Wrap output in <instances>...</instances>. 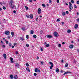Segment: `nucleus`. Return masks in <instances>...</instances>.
Returning <instances> with one entry per match:
<instances>
[{"label": "nucleus", "mask_w": 79, "mask_h": 79, "mask_svg": "<svg viewBox=\"0 0 79 79\" xmlns=\"http://www.w3.org/2000/svg\"><path fill=\"white\" fill-rule=\"evenodd\" d=\"M40 64H44V62H43V61H40Z\"/></svg>", "instance_id": "30"}, {"label": "nucleus", "mask_w": 79, "mask_h": 79, "mask_svg": "<svg viewBox=\"0 0 79 79\" xmlns=\"http://www.w3.org/2000/svg\"><path fill=\"white\" fill-rule=\"evenodd\" d=\"M25 7L26 9V10H27L29 9V7H28L27 6H25Z\"/></svg>", "instance_id": "27"}, {"label": "nucleus", "mask_w": 79, "mask_h": 79, "mask_svg": "<svg viewBox=\"0 0 79 79\" xmlns=\"http://www.w3.org/2000/svg\"><path fill=\"white\" fill-rule=\"evenodd\" d=\"M20 40L22 41H24V38L23 37H20Z\"/></svg>", "instance_id": "11"}, {"label": "nucleus", "mask_w": 79, "mask_h": 79, "mask_svg": "<svg viewBox=\"0 0 79 79\" xmlns=\"http://www.w3.org/2000/svg\"><path fill=\"white\" fill-rule=\"evenodd\" d=\"M3 9H4V10H6V7H5L4 6H3Z\"/></svg>", "instance_id": "41"}, {"label": "nucleus", "mask_w": 79, "mask_h": 79, "mask_svg": "<svg viewBox=\"0 0 79 79\" xmlns=\"http://www.w3.org/2000/svg\"><path fill=\"white\" fill-rule=\"evenodd\" d=\"M74 8H77V6H76V5H74Z\"/></svg>", "instance_id": "34"}, {"label": "nucleus", "mask_w": 79, "mask_h": 79, "mask_svg": "<svg viewBox=\"0 0 79 79\" xmlns=\"http://www.w3.org/2000/svg\"><path fill=\"white\" fill-rule=\"evenodd\" d=\"M32 2V0H29L30 2H31V3Z\"/></svg>", "instance_id": "58"}, {"label": "nucleus", "mask_w": 79, "mask_h": 79, "mask_svg": "<svg viewBox=\"0 0 79 79\" xmlns=\"http://www.w3.org/2000/svg\"><path fill=\"white\" fill-rule=\"evenodd\" d=\"M15 66H16V67H18V66H19V64L17 63H16L15 64Z\"/></svg>", "instance_id": "24"}, {"label": "nucleus", "mask_w": 79, "mask_h": 79, "mask_svg": "<svg viewBox=\"0 0 79 79\" xmlns=\"http://www.w3.org/2000/svg\"><path fill=\"white\" fill-rule=\"evenodd\" d=\"M18 52H16V54L18 55Z\"/></svg>", "instance_id": "53"}, {"label": "nucleus", "mask_w": 79, "mask_h": 79, "mask_svg": "<svg viewBox=\"0 0 79 79\" xmlns=\"http://www.w3.org/2000/svg\"><path fill=\"white\" fill-rule=\"evenodd\" d=\"M42 33H43V31L42 30H41L40 32V34H42Z\"/></svg>", "instance_id": "39"}, {"label": "nucleus", "mask_w": 79, "mask_h": 79, "mask_svg": "<svg viewBox=\"0 0 79 79\" xmlns=\"http://www.w3.org/2000/svg\"><path fill=\"white\" fill-rule=\"evenodd\" d=\"M77 15H79V12H77Z\"/></svg>", "instance_id": "57"}, {"label": "nucleus", "mask_w": 79, "mask_h": 79, "mask_svg": "<svg viewBox=\"0 0 79 79\" xmlns=\"http://www.w3.org/2000/svg\"><path fill=\"white\" fill-rule=\"evenodd\" d=\"M33 15L32 14H31L30 15V17L31 19H32V18H33Z\"/></svg>", "instance_id": "13"}, {"label": "nucleus", "mask_w": 79, "mask_h": 79, "mask_svg": "<svg viewBox=\"0 0 79 79\" xmlns=\"http://www.w3.org/2000/svg\"><path fill=\"white\" fill-rule=\"evenodd\" d=\"M3 56L4 57V58L5 59H6V54H3Z\"/></svg>", "instance_id": "8"}, {"label": "nucleus", "mask_w": 79, "mask_h": 79, "mask_svg": "<svg viewBox=\"0 0 79 79\" xmlns=\"http://www.w3.org/2000/svg\"><path fill=\"white\" fill-rule=\"evenodd\" d=\"M59 2H60V1H59V0H57V3H59Z\"/></svg>", "instance_id": "52"}, {"label": "nucleus", "mask_w": 79, "mask_h": 79, "mask_svg": "<svg viewBox=\"0 0 79 79\" xmlns=\"http://www.w3.org/2000/svg\"><path fill=\"white\" fill-rule=\"evenodd\" d=\"M40 50L41 52H43L44 51V50H43V49H42V48H40Z\"/></svg>", "instance_id": "36"}, {"label": "nucleus", "mask_w": 79, "mask_h": 79, "mask_svg": "<svg viewBox=\"0 0 79 79\" xmlns=\"http://www.w3.org/2000/svg\"><path fill=\"white\" fill-rule=\"evenodd\" d=\"M49 3H52V1H51V0H49Z\"/></svg>", "instance_id": "45"}, {"label": "nucleus", "mask_w": 79, "mask_h": 79, "mask_svg": "<svg viewBox=\"0 0 79 79\" xmlns=\"http://www.w3.org/2000/svg\"><path fill=\"white\" fill-rule=\"evenodd\" d=\"M71 2L72 3H74V1L73 0H72L71 1Z\"/></svg>", "instance_id": "32"}, {"label": "nucleus", "mask_w": 79, "mask_h": 79, "mask_svg": "<svg viewBox=\"0 0 79 79\" xmlns=\"http://www.w3.org/2000/svg\"><path fill=\"white\" fill-rule=\"evenodd\" d=\"M26 66H29V64L26 63Z\"/></svg>", "instance_id": "42"}, {"label": "nucleus", "mask_w": 79, "mask_h": 79, "mask_svg": "<svg viewBox=\"0 0 79 79\" xmlns=\"http://www.w3.org/2000/svg\"><path fill=\"white\" fill-rule=\"evenodd\" d=\"M10 60L11 63H13V59L11 57Z\"/></svg>", "instance_id": "12"}, {"label": "nucleus", "mask_w": 79, "mask_h": 79, "mask_svg": "<svg viewBox=\"0 0 79 79\" xmlns=\"http://www.w3.org/2000/svg\"><path fill=\"white\" fill-rule=\"evenodd\" d=\"M68 63H66L65 64V68H67V67H68Z\"/></svg>", "instance_id": "26"}, {"label": "nucleus", "mask_w": 79, "mask_h": 79, "mask_svg": "<svg viewBox=\"0 0 79 79\" xmlns=\"http://www.w3.org/2000/svg\"><path fill=\"white\" fill-rule=\"evenodd\" d=\"M26 47H29V45L28 44H26Z\"/></svg>", "instance_id": "38"}, {"label": "nucleus", "mask_w": 79, "mask_h": 79, "mask_svg": "<svg viewBox=\"0 0 79 79\" xmlns=\"http://www.w3.org/2000/svg\"><path fill=\"white\" fill-rule=\"evenodd\" d=\"M31 34H34V31L33 30H31Z\"/></svg>", "instance_id": "23"}, {"label": "nucleus", "mask_w": 79, "mask_h": 79, "mask_svg": "<svg viewBox=\"0 0 79 79\" xmlns=\"http://www.w3.org/2000/svg\"><path fill=\"white\" fill-rule=\"evenodd\" d=\"M60 21V20L59 19H57V21H58V22Z\"/></svg>", "instance_id": "49"}, {"label": "nucleus", "mask_w": 79, "mask_h": 79, "mask_svg": "<svg viewBox=\"0 0 79 79\" xmlns=\"http://www.w3.org/2000/svg\"><path fill=\"white\" fill-rule=\"evenodd\" d=\"M26 70L28 71V72H30V70H29V67L27 68Z\"/></svg>", "instance_id": "20"}, {"label": "nucleus", "mask_w": 79, "mask_h": 79, "mask_svg": "<svg viewBox=\"0 0 79 79\" xmlns=\"http://www.w3.org/2000/svg\"><path fill=\"white\" fill-rule=\"evenodd\" d=\"M49 64H51V66H53V63L50 62L49 63Z\"/></svg>", "instance_id": "17"}, {"label": "nucleus", "mask_w": 79, "mask_h": 79, "mask_svg": "<svg viewBox=\"0 0 79 79\" xmlns=\"http://www.w3.org/2000/svg\"><path fill=\"white\" fill-rule=\"evenodd\" d=\"M69 8L70 9V10H73V5H72V4H71V2H69Z\"/></svg>", "instance_id": "2"}, {"label": "nucleus", "mask_w": 79, "mask_h": 79, "mask_svg": "<svg viewBox=\"0 0 79 79\" xmlns=\"http://www.w3.org/2000/svg\"><path fill=\"white\" fill-rule=\"evenodd\" d=\"M14 78L15 79H18V76H17V75H15Z\"/></svg>", "instance_id": "14"}, {"label": "nucleus", "mask_w": 79, "mask_h": 79, "mask_svg": "<svg viewBox=\"0 0 79 79\" xmlns=\"http://www.w3.org/2000/svg\"><path fill=\"white\" fill-rule=\"evenodd\" d=\"M54 35L55 36V37H58V36H59L58 34V33L56 32H55L54 33Z\"/></svg>", "instance_id": "3"}, {"label": "nucleus", "mask_w": 79, "mask_h": 79, "mask_svg": "<svg viewBox=\"0 0 79 79\" xmlns=\"http://www.w3.org/2000/svg\"><path fill=\"white\" fill-rule=\"evenodd\" d=\"M77 3L78 5H79V1H77Z\"/></svg>", "instance_id": "44"}, {"label": "nucleus", "mask_w": 79, "mask_h": 79, "mask_svg": "<svg viewBox=\"0 0 79 79\" xmlns=\"http://www.w3.org/2000/svg\"><path fill=\"white\" fill-rule=\"evenodd\" d=\"M19 60H21V58L19 57Z\"/></svg>", "instance_id": "63"}, {"label": "nucleus", "mask_w": 79, "mask_h": 79, "mask_svg": "<svg viewBox=\"0 0 79 79\" xmlns=\"http://www.w3.org/2000/svg\"><path fill=\"white\" fill-rule=\"evenodd\" d=\"M34 75L35 76H37V73H34Z\"/></svg>", "instance_id": "37"}, {"label": "nucleus", "mask_w": 79, "mask_h": 79, "mask_svg": "<svg viewBox=\"0 0 79 79\" xmlns=\"http://www.w3.org/2000/svg\"><path fill=\"white\" fill-rule=\"evenodd\" d=\"M67 32H68V33H70L71 32V30H68L67 31Z\"/></svg>", "instance_id": "21"}, {"label": "nucleus", "mask_w": 79, "mask_h": 79, "mask_svg": "<svg viewBox=\"0 0 79 79\" xmlns=\"http://www.w3.org/2000/svg\"><path fill=\"white\" fill-rule=\"evenodd\" d=\"M61 63H63V60H61Z\"/></svg>", "instance_id": "61"}, {"label": "nucleus", "mask_w": 79, "mask_h": 79, "mask_svg": "<svg viewBox=\"0 0 79 79\" xmlns=\"http://www.w3.org/2000/svg\"><path fill=\"white\" fill-rule=\"evenodd\" d=\"M3 40H5V41H6V40H5V38H3Z\"/></svg>", "instance_id": "62"}, {"label": "nucleus", "mask_w": 79, "mask_h": 79, "mask_svg": "<svg viewBox=\"0 0 79 79\" xmlns=\"http://www.w3.org/2000/svg\"><path fill=\"white\" fill-rule=\"evenodd\" d=\"M16 44H17L16 43H14V46H15V45H16Z\"/></svg>", "instance_id": "48"}, {"label": "nucleus", "mask_w": 79, "mask_h": 79, "mask_svg": "<svg viewBox=\"0 0 79 79\" xmlns=\"http://www.w3.org/2000/svg\"><path fill=\"white\" fill-rule=\"evenodd\" d=\"M2 47H3V48H5V45H2Z\"/></svg>", "instance_id": "51"}, {"label": "nucleus", "mask_w": 79, "mask_h": 79, "mask_svg": "<svg viewBox=\"0 0 79 79\" xmlns=\"http://www.w3.org/2000/svg\"><path fill=\"white\" fill-rule=\"evenodd\" d=\"M58 46H59V47H61V44H59V45H58Z\"/></svg>", "instance_id": "46"}, {"label": "nucleus", "mask_w": 79, "mask_h": 79, "mask_svg": "<svg viewBox=\"0 0 79 79\" xmlns=\"http://www.w3.org/2000/svg\"><path fill=\"white\" fill-rule=\"evenodd\" d=\"M56 73H59V69H58V68H57L56 69Z\"/></svg>", "instance_id": "10"}, {"label": "nucleus", "mask_w": 79, "mask_h": 79, "mask_svg": "<svg viewBox=\"0 0 79 79\" xmlns=\"http://www.w3.org/2000/svg\"><path fill=\"white\" fill-rule=\"evenodd\" d=\"M68 73H71V72H66L64 73L63 75H65V74H68Z\"/></svg>", "instance_id": "7"}, {"label": "nucleus", "mask_w": 79, "mask_h": 79, "mask_svg": "<svg viewBox=\"0 0 79 79\" xmlns=\"http://www.w3.org/2000/svg\"><path fill=\"white\" fill-rule=\"evenodd\" d=\"M16 12V11H15V10L13 11V13H15Z\"/></svg>", "instance_id": "50"}, {"label": "nucleus", "mask_w": 79, "mask_h": 79, "mask_svg": "<svg viewBox=\"0 0 79 79\" xmlns=\"http://www.w3.org/2000/svg\"><path fill=\"white\" fill-rule=\"evenodd\" d=\"M42 11V10L40 8H39L38 9V14H40L41 13V11Z\"/></svg>", "instance_id": "5"}, {"label": "nucleus", "mask_w": 79, "mask_h": 79, "mask_svg": "<svg viewBox=\"0 0 79 79\" xmlns=\"http://www.w3.org/2000/svg\"><path fill=\"white\" fill-rule=\"evenodd\" d=\"M26 17H27V18H30V15H27L26 16Z\"/></svg>", "instance_id": "25"}, {"label": "nucleus", "mask_w": 79, "mask_h": 79, "mask_svg": "<svg viewBox=\"0 0 79 79\" xmlns=\"http://www.w3.org/2000/svg\"><path fill=\"white\" fill-rule=\"evenodd\" d=\"M77 27H78V25H77V24H76L74 26V28H75V29H77Z\"/></svg>", "instance_id": "9"}, {"label": "nucleus", "mask_w": 79, "mask_h": 79, "mask_svg": "<svg viewBox=\"0 0 79 79\" xmlns=\"http://www.w3.org/2000/svg\"><path fill=\"white\" fill-rule=\"evenodd\" d=\"M52 35H48L47 36V37H48V38H52Z\"/></svg>", "instance_id": "15"}, {"label": "nucleus", "mask_w": 79, "mask_h": 79, "mask_svg": "<svg viewBox=\"0 0 79 79\" xmlns=\"http://www.w3.org/2000/svg\"><path fill=\"white\" fill-rule=\"evenodd\" d=\"M35 71L36 72V73H37V72H39V73H40V70L38 69H35Z\"/></svg>", "instance_id": "4"}, {"label": "nucleus", "mask_w": 79, "mask_h": 79, "mask_svg": "<svg viewBox=\"0 0 79 79\" xmlns=\"http://www.w3.org/2000/svg\"><path fill=\"white\" fill-rule=\"evenodd\" d=\"M26 37L27 39H29V35H27Z\"/></svg>", "instance_id": "35"}, {"label": "nucleus", "mask_w": 79, "mask_h": 79, "mask_svg": "<svg viewBox=\"0 0 79 79\" xmlns=\"http://www.w3.org/2000/svg\"><path fill=\"white\" fill-rule=\"evenodd\" d=\"M77 21H79V19H77Z\"/></svg>", "instance_id": "60"}, {"label": "nucleus", "mask_w": 79, "mask_h": 79, "mask_svg": "<svg viewBox=\"0 0 79 79\" xmlns=\"http://www.w3.org/2000/svg\"><path fill=\"white\" fill-rule=\"evenodd\" d=\"M22 30H23V31H25V30H26V29L24 28H22Z\"/></svg>", "instance_id": "40"}, {"label": "nucleus", "mask_w": 79, "mask_h": 79, "mask_svg": "<svg viewBox=\"0 0 79 79\" xmlns=\"http://www.w3.org/2000/svg\"><path fill=\"white\" fill-rule=\"evenodd\" d=\"M45 46L46 47H50V44H46Z\"/></svg>", "instance_id": "19"}, {"label": "nucleus", "mask_w": 79, "mask_h": 79, "mask_svg": "<svg viewBox=\"0 0 79 79\" xmlns=\"http://www.w3.org/2000/svg\"><path fill=\"white\" fill-rule=\"evenodd\" d=\"M53 66H51L50 67V69H52V68H53Z\"/></svg>", "instance_id": "33"}, {"label": "nucleus", "mask_w": 79, "mask_h": 79, "mask_svg": "<svg viewBox=\"0 0 79 79\" xmlns=\"http://www.w3.org/2000/svg\"><path fill=\"white\" fill-rule=\"evenodd\" d=\"M66 14H69V12H68V11H66Z\"/></svg>", "instance_id": "47"}, {"label": "nucleus", "mask_w": 79, "mask_h": 79, "mask_svg": "<svg viewBox=\"0 0 79 79\" xmlns=\"http://www.w3.org/2000/svg\"><path fill=\"white\" fill-rule=\"evenodd\" d=\"M10 77L11 79H13V76L12 75H10Z\"/></svg>", "instance_id": "22"}, {"label": "nucleus", "mask_w": 79, "mask_h": 79, "mask_svg": "<svg viewBox=\"0 0 79 79\" xmlns=\"http://www.w3.org/2000/svg\"><path fill=\"white\" fill-rule=\"evenodd\" d=\"M33 38H36L37 37V36H36V35H34L33 36Z\"/></svg>", "instance_id": "29"}, {"label": "nucleus", "mask_w": 79, "mask_h": 79, "mask_svg": "<svg viewBox=\"0 0 79 79\" xmlns=\"http://www.w3.org/2000/svg\"><path fill=\"white\" fill-rule=\"evenodd\" d=\"M9 46H10V47H11V44L10 43Z\"/></svg>", "instance_id": "54"}, {"label": "nucleus", "mask_w": 79, "mask_h": 79, "mask_svg": "<svg viewBox=\"0 0 79 79\" xmlns=\"http://www.w3.org/2000/svg\"><path fill=\"white\" fill-rule=\"evenodd\" d=\"M13 0H10L9 3L10 6L11 8L12 9H15V10H16V5H15V4H13Z\"/></svg>", "instance_id": "1"}, {"label": "nucleus", "mask_w": 79, "mask_h": 79, "mask_svg": "<svg viewBox=\"0 0 79 79\" xmlns=\"http://www.w3.org/2000/svg\"><path fill=\"white\" fill-rule=\"evenodd\" d=\"M5 34H6V35H9V34H10V31H7L5 32Z\"/></svg>", "instance_id": "6"}, {"label": "nucleus", "mask_w": 79, "mask_h": 79, "mask_svg": "<svg viewBox=\"0 0 79 79\" xmlns=\"http://www.w3.org/2000/svg\"><path fill=\"white\" fill-rule=\"evenodd\" d=\"M62 15L63 16H64L66 15V13L65 12H63L62 13Z\"/></svg>", "instance_id": "16"}, {"label": "nucleus", "mask_w": 79, "mask_h": 79, "mask_svg": "<svg viewBox=\"0 0 79 79\" xmlns=\"http://www.w3.org/2000/svg\"><path fill=\"white\" fill-rule=\"evenodd\" d=\"M42 6H44V8H45L46 6H45V5L44 4H42Z\"/></svg>", "instance_id": "28"}, {"label": "nucleus", "mask_w": 79, "mask_h": 79, "mask_svg": "<svg viewBox=\"0 0 79 79\" xmlns=\"http://www.w3.org/2000/svg\"><path fill=\"white\" fill-rule=\"evenodd\" d=\"M77 52H79V49L77 50Z\"/></svg>", "instance_id": "59"}, {"label": "nucleus", "mask_w": 79, "mask_h": 79, "mask_svg": "<svg viewBox=\"0 0 79 79\" xmlns=\"http://www.w3.org/2000/svg\"><path fill=\"white\" fill-rule=\"evenodd\" d=\"M70 48H73V45H71L69 47Z\"/></svg>", "instance_id": "18"}, {"label": "nucleus", "mask_w": 79, "mask_h": 79, "mask_svg": "<svg viewBox=\"0 0 79 79\" xmlns=\"http://www.w3.org/2000/svg\"><path fill=\"white\" fill-rule=\"evenodd\" d=\"M62 24H64V22H62Z\"/></svg>", "instance_id": "64"}, {"label": "nucleus", "mask_w": 79, "mask_h": 79, "mask_svg": "<svg viewBox=\"0 0 79 79\" xmlns=\"http://www.w3.org/2000/svg\"><path fill=\"white\" fill-rule=\"evenodd\" d=\"M8 39H10V36H8Z\"/></svg>", "instance_id": "56"}, {"label": "nucleus", "mask_w": 79, "mask_h": 79, "mask_svg": "<svg viewBox=\"0 0 79 79\" xmlns=\"http://www.w3.org/2000/svg\"><path fill=\"white\" fill-rule=\"evenodd\" d=\"M11 34L12 36H14V32H11Z\"/></svg>", "instance_id": "31"}, {"label": "nucleus", "mask_w": 79, "mask_h": 79, "mask_svg": "<svg viewBox=\"0 0 79 79\" xmlns=\"http://www.w3.org/2000/svg\"><path fill=\"white\" fill-rule=\"evenodd\" d=\"M6 43L7 44H8V41L6 40Z\"/></svg>", "instance_id": "43"}, {"label": "nucleus", "mask_w": 79, "mask_h": 79, "mask_svg": "<svg viewBox=\"0 0 79 79\" xmlns=\"http://www.w3.org/2000/svg\"><path fill=\"white\" fill-rule=\"evenodd\" d=\"M74 63L76 64V60H74Z\"/></svg>", "instance_id": "55"}]
</instances>
